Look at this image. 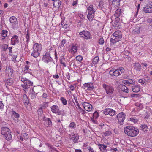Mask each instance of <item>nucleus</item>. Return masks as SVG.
<instances>
[{
  "instance_id": "1",
  "label": "nucleus",
  "mask_w": 152,
  "mask_h": 152,
  "mask_svg": "<svg viewBox=\"0 0 152 152\" xmlns=\"http://www.w3.org/2000/svg\"><path fill=\"white\" fill-rule=\"evenodd\" d=\"M124 132L128 136L134 137L137 135L139 131L138 129L132 126H129L124 128Z\"/></svg>"
},
{
  "instance_id": "2",
  "label": "nucleus",
  "mask_w": 152,
  "mask_h": 152,
  "mask_svg": "<svg viewBox=\"0 0 152 152\" xmlns=\"http://www.w3.org/2000/svg\"><path fill=\"white\" fill-rule=\"evenodd\" d=\"M20 80L23 83V84H21V86L25 89H27L30 86H33V82L28 79L25 77V74L20 76L19 78Z\"/></svg>"
},
{
  "instance_id": "3",
  "label": "nucleus",
  "mask_w": 152,
  "mask_h": 152,
  "mask_svg": "<svg viewBox=\"0 0 152 152\" xmlns=\"http://www.w3.org/2000/svg\"><path fill=\"white\" fill-rule=\"evenodd\" d=\"M122 38L121 32L116 31L113 34L110 39V42L113 44L119 42Z\"/></svg>"
},
{
  "instance_id": "4",
  "label": "nucleus",
  "mask_w": 152,
  "mask_h": 152,
  "mask_svg": "<svg viewBox=\"0 0 152 152\" xmlns=\"http://www.w3.org/2000/svg\"><path fill=\"white\" fill-rule=\"evenodd\" d=\"M33 49V52L31 53V55L36 58L39 56L41 50V45L37 43H35L34 45Z\"/></svg>"
},
{
  "instance_id": "5",
  "label": "nucleus",
  "mask_w": 152,
  "mask_h": 152,
  "mask_svg": "<svg viewBox=\"0 0 152 152\" xmlns=\"http://www.w3.org/2000/svg\"><path fill=\"white\" fill-rule=\"evenodd\" d=\"M88 14L87 15V18L90 21H92L94 18L95 12V10L94 8L93 5H90L87 8Z\"/></svg>"
},
{
  "instance_id": "6",
  "label": "nucleus",
  "mask_w": 152,
  "mask_h": 152,
  "mask_svg": "<svg viewBox=\"0 0 152 152\" xmlns=\"http://www.w3.org/2000/svg\"><path fill=\"white\" fill-rule=\"evenodd\" d=\"M124 72V70L123 68L120 67L118 68L117 69H112L109 72L110 74L112 76H118L120 75L122 73Z\"/></svg>"
},
{
  "instance_id": "7",
  "label": "nucleus",
  "mask_w": 152,
  "mask_h": 152,
  "mask_svg": "<svg viewBox=\"0 0 152 152\" xmlns=\"http://www.w3.org/2000/svg\"><path fill=\"white\" fill-rule=\"evenodd\" d=\"M102 87L104 89L106 93L109 95L113 94L115 91L114 88L112 86L104 83L102 84Z\"/></svg>"
},
{
  "instance_id": "8",
  "label": "nucleus",
  "mask_w": 152,
  "mask_h": 152,
  "mask_svg": "<svg viewBox=\"0 0 152 152\" xmlns=\"http://www.w3.org/2000/svg\"><path fill=\"white\" fill-rule=\"evenodd\" d=\"M125 116V114L123 112H121L116 116V118L119 124L122 125L123 124Z\"/></svg>"
},
{
  "instance_id": "9",
  "label": "nucleus",
  "mask_w": 152,
  "mask_h": 152,
  "mask_svg": "<svg viewBox=\"0 0 152 152\" xmlns=\"http://www.w3.org/2000/svg\"><path fill=\"white\" fill-rule=\"evenodd\" d=\"M79 34L81 37H83L86 40L91 38L90 33L87 31L83 30L82 32H80Z\"/></svg>"
},
{
  "instance_id": "10",
  "label": "nucleus",
  "mask_w": 152,
  "mask_h": 152,
  "mask_svg": "<svg viewBox=\"0 0 152 152\" xmlns=\"http://www.w3.org/2000/svg\"><path fill=\"white\" fill-rule=\"evenodd\" d=\"M143 10L145 13L152 12V1L149 2V3L144 7Z\"/></svg>"
},
{
  "instance_id": "11",
  "label": "nucleus",
  "mask_w": 152,
  "mask_h": 152,
  "mask_svg": "<svg viewBox=\"0 0 152 152\" xmlns=\"http://www.w3.org/2000/svg\"><path fill=\"white\" fill-rule=\"evenodd\" d=\"M42 60L45 62L47 63L52 61V59L50 57V53L47 52L45 55L43 56Z\"/></svg>"
},
{
  "instance_id": "12",
  "label": "nucleus",
  "mask_w": 152,
  "mask_h": 152,
  "mask_svg": "<svg viewBox=\"0 0 152 152\" xmlns=\"http://www.w3.org/2000/svg\"><path fill=\"white\" fill-rule=\"evenodd\" d=\"M10 22L12 24L13 28H15L18 26V23L17 18L14 16L11 17L10 19Z\"/></svg>"
},
{
  "instance_id": "13",
  "label": "nucleus",
  "mask_w": 152,
  "mask_h": 152,
  "mask_svg": "<svg viewBox=\"0 0 152 152\" xmlns=\"http://www.w3.org/2000/svg\"><path fill=\"white\" fill-rule=\"evenodd\" d=\"M83 88L85 90H91L94 88L93 84L91 82L86 83L83 84Z\"/></svg>"
},
{
  "instance_id": "14",
  "label": "nucleus",
  "mask_w": 152,
  "mask_h": 152,
  "mask_svg": "<svg viewBox=\"0 0 152 152\" xmlns=\"http://www.w3.org/2000/svg\"><path fill=\"white\" fill-rule=\"evenodd\" d=\"M82 104L85 109L88 111H90L92 109V105L88 102H83Z\"/></svg>"
},
{
  "instance_id": "15",
  "label": "nucleus",
  "mask_w": 152,
  "mask_h": 152,
  "mask_svg": "<svg viewBox=\"0 0 152 152\" xmlns=\"http://www.w3.org/2000/svg\"><path fill=\"white\" fill-rule=\"evenodd\" d=\"M122 83L125 85L129 86L131 85H134L135 84V81L132 79L124 80L123 81Z\"/></svg>"
},
{
  "instance_id": "16",
  "label": "nucleus",
  "mask_w": 152,
  "mask_h": 152,
  "mask_svg": "<svg viewBox=\"0 0 152 152\" xmlns=\"http://www.w3.org/2000/svg\"><path fill=\"white\" fill-rule=\"evenodd\" d=\"M19 42L18 37L16 35L13 36L11 39V43L13 45H14Z\"/></svg>"
},
{
  "instance_id": "17",
  "label": "nucleus",
  "mask_w": 152,
  "mask_h": 152,
  "mask_svg": "<svg viewBox=\"0 0 152 152\" xmlns=\"http://www.w3.org/2000/svg\"><path fill=\"white\" fill-rule=\"evenodd\" d=\"M70 138L74 142H77L79 139V136L77 134H70Z\"/></svg>"
},
{
  "instance_id": "18",
  "label": "nucleus",
  "mask_w": 152,
  "mask_h": 152,
  "mask_svg": "<svg viewBox=\"0 0 152 152\" xmlns=\"http://www.w3.org/2000/svg\"><path fill=\"white\" fill-rule=\"evenodd\" d=\"M121 90L123 92L128 93L129 92L128 88L126 86L123 85H120L119 86Z\"/></svg>"
},
{
  "instance_id": "19",
  "label": "nucleus",
  "mask_w": 152,
  "mask_h": 152,
  "mask_svg": "<svg viewBox=\"0 0 152 152\" xmlns=\"http://www.w3.org/2000/svg\"><path fill=\"white\" fill-rule=\"evenodd\" d=\"M10 132L9 129L6 127H3L1 128V132L2 134L5 136L8 132Z\"/></svg>"
},
{
  "instance_id": "20",
  "label": "nucleus",
  "mask_w": 152,
  "mask_h": 152,
  "mask_svg": "<svg viewBox=\"0 0 152 152\" xmlns=\"http://www.w3.org/2000/svg\"><path fill=\"white\" fill-rule=\"evenodd\" d=\"M132 91L134 92H138L140 91V86L138 84L132 86Z\"/></svg>"
},
{
  "instance_id": "21",
  "label": "nucleus",
  "mask_w": 152,
  "mask_h": 152,
  "mask_svg": "<svg viewBox=\"0 0 152 152\" xmlns=\"http://www.w3.org/2000/svg\"><path fill=\"white\" fill-rule=\"evenodd\" d=\"M134 70L136 71H140L141 69V65L138 63H135L134 64Z\"/></svg>"
},
{
  "instance_id": "22",
  "label": "nucleus",
  "mask_w": 152,
  "mask_h": 152,
  "mask_svg": "<svg viewBox=\"0 0 152 152\" xmlns=\"http://www.w3.org/2000/svg\"><path fill=\"white\" fill-rule=\"evenodd\" d=\"M4 82L6 85L11 86L13 83V81L12 79H5Z\"/></svg>"
},
{
  "instance_id": "23",
  "label": "nucleus",
  "mask_w": 152,
  "mask_h": 152,
  "mask_svg": "<svg viewBox=\"0 0 152 152\" xmlns=\"http://www.w3.org/2000/svg\"><path fill=\"white\" fill-rule=\"evenodd\" d=\"M23 102L25 104H28L29 103V101L27 96L26 94H24L23 97Z\"/></svg>"
},
{
  "instance_id": "24",
  "label": "nucleus",
  "mask_w": 152,
  "mask_h": 152,
  "mask_svg": "<svg viewBox=\"0 0 152 152\" xmlns=\"http://www.w3.org/2000/svg\"><path fill=\"white\" fill-rule=\"evenodd\" d=\"M145 79H140L139 80L138 82H139L141 83V84L142 85H143V84H145V81H148L149 80V78L147 77V76H146V77H145Z\"/></svg>"
},
{
  "instance_id": "25",
  "label": "nucleus",
  "mask_w": 152,
  "mask_h": 152,
  "mask_svg": "<svg viewBox=\"0 0 152 152\" xmlns=\"http://www.w3.org/2000/svg\"><path fill=\"white\" fill-rule=\"evenodd\" d=\"M105 5V3L102 0H101L99 2L98 7L99 9H102L104 8Z\"/></svg>"
},
{
  "instance_id": "26",
  "label": "nucleus",
  "mask_w": 152,
  "mask_h": 152,
  "mask_svg": "<svg viewBox=\"0 0 152 152\" xmlns=\"http://www.w3.org/2000/svg\"><path fill=\"white\" fill-rule=\"evenodd\" d=\"M12 117L13 119L15 118H18L20 117L19 114L14 111H12Z\"/></svg>"
},
{
  "instance_id": "27",
  "label": "nucleus",
  "mask_w": 152,
  "mask_h": 152,
  "mask_svg": "<svg viewBox=\"0 0 152 152\" xmlns=\"http://www.w3.org/2000/svg\"><path fill=\"white\" fill-rule=\"evenodd\" d=\"M99 60V57L98 56L95 57L94 58L91 64V66H94L95 65L97 64Z\"/></svg>"
},
{
  "instance_id": "28",
  "label": "nucleus",
  "mask_w": 152,
  "mask_h": 152,
  "mask_svg": "<svg viewBox=\"0 0 152 152\" xmlns=\"http://www.w3.org/2000/svg\"><path fill=\"white\" fill-rule=\"evenodd\" d=\"M140 27H137L133 29L132 31V34H137L140 32Z\"/></svg>"
},
{
  "instance_id": "29",
  "label": "nucleus",
  "mask_w": 152,
  "mask_h": 152,
  "mask_svg": "<svg viewBox=\"0 0 152 152\" xmlns=\"http://www.w3.org/2000/svg\"><path fill=\"white\" fill-rule=\"evenodd\" d=\"M53 4L54 7L59 8L61 4V2L59 0H56L54 1Z\"/></svg>"
},
{
  "instance_id": "30",
  "label": "nucleus",
  "mask_w": 152,
  "mask_h": 152,
  "mask_svg": "<svg viewBox=\"0 0 152 152\" xmlns=\"http://www.w3.org/2000/svg\"><path fill=\"white\" fill-rule=\"evenodd\" d=\"M51 110L53 113L57 112V111L59 110L58 107L57 106L53 105L51 107Z\"/></svg>"
},
{
  "instance_id": "31",
  "label": "nucleus",
  "mask_w": 152,
  "mask_h": 152,
  "mask_svg": "<svg viewBox=\"0 0 152 152\" xmlns=\"http://www.w3.org/2000/svg\"><path fill=\"white\" fill-rule=\"evenodd\" d=\"M23 71L25 73H30L31 72V69H29V66L27 65H25Z\"/></svg>"
},
{
  "instance_id": "32",
  "label": "nucleus",
  "mask_w": 152,
  "mask_h": 152,
  "mask_svg": "<svg viewBox=\"0 0 152 152\" xmlns=\"http://www.w3.org/2000/svg\"><path fill=\"white\" fill-rule=\"evenodd\" d=\"M98 145L100 150L102 151H104L107 148V146L104 145L103 144H99Z\"/></svg>"
},
{
  "instance_id": "33",
  "label": "nucleus",
  "mask_w": 152,
  "mask_h": 152,
  "mask_svg": "<svg viewBox=\"0 0 152 152\" xmlns=\"http://www.w3.org/2000/svg\"><path fill=\"white\" fill-rule=\"evenodd\" d=\"M4 137H5V138L7 141L10 140L12 139V136L10 133V132H8L7 134H6L5 136H4Z\"/></svg>"
},
{
  "instance_id": "34",
  "label": "nucleus",
  "mask_w": 152,
  "mask_h": 152,
  "mask_svg": "<svg viewBox=\"0 0 152 152\" xmlns=\"http://www.w3.org/2000/svg\"><path fill=\"white\" fill-rule=\"evenodd\" d=\"M65 58L64 56H62L61 57V59H60V62L61 64L63 65L64 67L66 66V64L64 62Z\"/></svg>"
},
{
  "instance_id": "35",
  "label": "nucleus",
  "mask_w": 152,
  "mask_h": 152,
  "mask_svg": "<svg viewBox=\"0 0 152 152\" xmlns=\"http://www.w3.org/2000/svg\"><path fill=\"white\" fill-rule=\"evenodd\" d=\"M77 46H76L75 45H73L71 49L70 50V52L72 53L73 52L74 53H75L77 52Z\"/></svg>"
},
{
  "instance_id": "36",
  "label": "nucleus",
  "mask_w": 152,
  "mask_h": 152,
  "mask_svg": "<svg viewBox=\"0 0 152 152\" xmlns=\"http://www.w3.org/2000/svg\"><path fill=\"white\" fill-rule=\"evenodd\" d=\"M121 14V10L120 9H118L115 12L114 15L116 16L120 17V15Z\"/></svg>"
},
{
  "instance_id": "37",
  "label": "nucleus",
  "mask_w": 152,
  "mask_h": 152,
  "mask_svg": "<svg viewBox=\"0 0 152 152\" xmlns=\"http://www.w3.org/2000/svg\"><path fill=\"white\" fill-rule=\"evenodd\" d=\"M140 128L143 131H147L148 127L145 124L142 125L140 126Z\"/></svg>"
},
{
  "instance_id": "38",
  "label": "nucleus",
  "mask_w": 152,
  "mask_h": 152,
  "mask_svg": "<svg viewBox=\"0 0 152 152\" xmlns=\"http://www.w3.org/2000/svg\"><path fill=\"white\" fill-rule=\"evenodd\" d=\"M48 106V102H45L40 106V108H39V110H41L42 109H45V108L46 107Z\"/></svg>"
},
{
  "instance_id": "39",
  "label": "nucleus",
  "mask_w": 152,
  "mask_h": 152,
  "mask_svg": "<svg viewBox=\"0 0 152 152\" xmlns=\"http://www.w3.org/2000/svg\"><path fill=\"white\" fill-rule=\"evenodd\" d=\"M120 0H113L112 3L113 4L117 6L120 5Z\"/></svg>"
},
{
  "instance_id": "40",
  "label": "nucleus",
  "mask_w": 152,
  "mask_h": 152,
  "mask_svg": "<svg viewBox=\"0 0 152 152\" xmlns=\"http://www.w3.org/2000/svg\"><path fill=\"white\" fill-rule=\"evenodd\" d=\"M8 31L7 30H3L1 33V35L4 38L7 36Z\"/></svg>"
},
{
  "instance_id": "41",
  "label": "nucleus",
  "mask_w": 152,
  "mask_h": 152,
  "mask_svg": "<svg viewBox=\"0 0 152 152\" xmlns=\"http://www.w3.org/2000/svg\"><path fill=\"white\" fill-rule=\"evenodd\" d=\"M109 115L110 116H113L115 115V114L116 112L114 110L112 109H110V111Z\"/></svg>"
},
{
  "instance_id": "42",
  "label": "nucleus",
  "mask_w": 152,
  "mask_h": 152,
  "mask_svg": "<svg viewBox=\"0 0 152 152\" xmlns=\"http://www.w3.org/2000/svg\"><path fill=\"white\" fill-rule=\"evenodd\" d=\"M46 123L48 124V125L49 126H51L52 125V122L50 118H46L45 120Z\"/></svg>"
},
{
  "instance_id": "43",
  "label": "nucleus",
  "mask_w": 152,
  "mask_h": 152,
  "mask_svg": "<svg viewBox=\"0 0 152 152\" xmlns=\"http://www.w3.org/2000/svg\"><path fill=\"white\" fill-rule=\"evenodd\" d=\"M26 37L27 39L26 41L28 43L30 39L29 34L28 30L26 32Z\"/></svg>"
},
{
  "instance_id": "44",
  "label": "nucleus",
  "mask_w": 152,
  "mask_h": 152,
  "mask_svg": "<svg viewBox=\"0 0 152 152\" xmlns=\"http://www.w3.org/2000/svg\"><path fill=\"white\" fill-rule=\"evenodd\" d=\"M18 54L17 53H16L15 54L12 55V59L13 61L14 62L15 61H17L16 60V58L17 57Z\"/></svg>"
},
{
  "instance_id": "45",
  "label": "nucleus",
  "mask_w": 152,
  "mask_h": 152,
  "mask_svg": "<svg viewBox=\"0 0 152 152\" xmlns=\"http://www.w3.org/2000/svg\"><path fill=\"white\" fill-rule=\"evenodd\" d=\"M76 59L77 61L79 62H81L83 60V57L80 55H79L77 56Z\"/></svg>"
},
{
  "instance_id": "46",
  "label": "nucleus",
  "mask_w": 152,
  "mask_h": 152,
  "mask_svg": "<svg viewBox=\"0 0 152 152\" xmlns=\"http://www.w3.org/2000/svg\"><path fill=\"white\" fill-rule=\"evenodd\" d=\"M60 99L64 105H66V104L67 103L66 100L64 97H61Z\"/></svg>"
},
{
  "instance_id": "47",
  "label": "nucleus",
  "mask_w": 152,
  "mask_h": 152,
  "mask_svg": "<svg viewBox=\"0 0 152 152\" xmlns=\"http://www.w3.org/2000/svg\"><path fill=\"white\" fill-rule=\"evenodd\" d=\"M110 109H106L104 110V113L106 115H107L108 114L109 115V114L110 113Z\"/></svg>"
},
{
  "instance_id": "48",
  "label": "nucleus",
  "mask_w": 152,
  "mask_h": 152,
  "mask_svg": "<svg viewBox=\"0 0 152 152\" xmlns=\"http://www.w3.org/2000/svg\"><path fill=\"white\" fill-rule=\"evenodd\" d=\"M130 120L131 121L133 122L134 123H137L138 121L137 119L135 118L134 117L130 118Z\"/></svg>"
},
{
  "instance_id": "49",
  "label": "nucleus",
  "mask_w": 152,
  "mask_h": 152,
  "mask_svg": "<svg viewBox=\"0 0 152 152\" xmlns=\"http://www.w3.org/2000/svg\"><path fill=\"white\" fill-rule=\"evenodd\" d=\"M104 42V40L102 38H100L99 41V43L100 45H103Z\"/></svg>"
},
{
  "instance_id": "50",
  "label": "nucleus",
  "mask_w": 152,
  "mask_h": 152,
  "mask_svg": "<svg viewBox=\"0 0 152 152\" xmlns=\"http://www.w3.org/2000/svg\"><path fill=\"white\" fill-rule=\"evenodd\" d=\"M76 124L74 122H71L70 124L69 127L70 128H74L75 127Z\"/></svg>"
},
{
  "instance_id": "51",
  "label": "nucleus",
  "mask_w": 152,
  "mask_h": 152,
  "mask_svg": "<svg viewBox=\"0 0 152 152\" xmlns=\"http://www.w3.org/2000/svg\"><path fill=\"white\" fill-rule=\"evenodd\" d=\"M111 133L110 131H105V132L104 133V134L105 136H109L111 134Z\"/></svg>"
},
{
  "instance_id": "52",
  "label": "nucleus",
  "mask_w": 152,
  "mask_h": 152,
  "mask_svg": "<svg viewBox=\"0 0 152 152\" xmlns=\"http://www.w3.org/2000/svg\"><path fill=\"white\" fill-rule=\"evenodd\" d=\"M7 72H8L9 75H11L12 74L13 70L11 68H9Z\"/></svg>"
},
{
  "instance_id": "53",
  "label": "nucleus",
  "mask_w": 152,
  "mask_h": 152,
  "mask_svg": "<svg viewBox=\"0 0 152 152\" xmlns=\"http://www.w3.org/2000/svg\"><path fill=\"white\" fill-rule=\"evenodd\" d=\"M66 40L64 39L61 42V47H63L64 46V45L66 43Z\"/></svg>"
},
{
  "instance_id": "54",
  "label": "nucleus",
  "mask_w": 152,
  "mask_h": 152,
  "mask_svg": "<svg viewBox=\"0 0 152 152\" xmlns=\"http://www.w3.org/2000/svg\"><path fill=\"white\" fill-rule=\"evenodd\" d=\"M120 17L117 16L115 18V22L116 23H118L120 20Z\"/></svg>"
},
{
  "instance_id": "55",
  "label": "nucleus",
  "mask_w": 152,
  "mask_h": 152,
  "mask_svg": "<svg viewBox=\"0 0 152 152\" xmlns=\"http://www.w3.org/2000/svg\"><path fill=\"white\" fill-rule=\"evenodd\" d=\"M45 145L48 146L50 148L53 149V147L51 144L49 143H46Z\"/></svg>"
},
{
  "instance_id": "56",
  "label": "nucleus",
  "mask_w": 152,
  "mask_h": 152,
  "mask_svg": "<svg viewBox=\"0 0 152 152\" xmlns=\"http://www.w3.org/2000/svg\"><path fill=\"white\" fill-rule=\"evenodd\" d=\"M2 48L5 51L8 48V46L7 45L4 44L2 46Z\"/></svg>"
},
{
  "instance_id": "57",
  "label": "nucleus",
  "mask_w": 152,
  "mask_h": 152,
  "mask_svg": "<svg viewBox=\"0 0 152 152\" xmlns=\"http://www.w3.org/2000/svg\"><path fill=\"white\" fill-rule=\"evenodd\" d=\"M93 116L95 118H97L98 116V113L97 112H94L93 114Z\"/></svg>"
},
{
  "instance_id": "58",
  "label": "nucleus",
  "mask_w": 152,
  "mask_h": 152,
  "mask_svg": "<svg viewBox=\"0 0 152 152\" xmlns=\"http://www.w3.org/2000/svg\"><path fill=\"white\" fill-rule=\"evenodd\" d=\"M139 96V94H132L131 95V97H138Z\"/></svg>"
},
{
  "instance_id": "59",
  "label": "nucleus",
  "mask_w": 152,
  "mask_h": 152,
  "mask_svg": "<svg viewBox=\"0 0 152 152\" xmlns=\"http://www.w3.org/2000/svg\"><path fill=\"white\" fill-rule=\"evenodd\" d=\"M47 96V95L45 93H44L43 94L42 96V97L44 98V99H46Z\"/></svg>"
},
{
  "instance_id": "60",
  "label": "nucleus",
  "mask_w": 152,
  "mask_h": 152,
  "mask_svg": "<svg viewBox=\"0 0 152 152\" xmlns=\"http://www.w3.org/2000/svg\"><path fill=\"white\" fill-rule=\"evenodd\" d=\"M54 52V49L52 48L51 47L49 49V51H48L47 52H49V53H50V52H53V53Z\"/></svg>"
},
{
  "instance_id": "61",
  "label": "nucleus",
  "mask_w": 152,
  "mask_h": 152,
  "mask_svg": "<svg viewBox=\"0 0 152 152\" xmlns=\"http://www.w3.org/2000/svg\"><path fill=\"white\" fill-rule=\"evenodd\" d=\"M75 105L76 106V107L77 108H78V109H80L81 108V107H80L78 103L76 104H75Z\"/></svg>"
},
{
  "instance_id": "62",
  "label": "nucleus",
  "mask_w": 152,
  "mask_h": 152,
  "mask_svg": "<svg viewBox=\"0 0 152 152\" xmlns=\"http://www.w3.org/2000/svg\"><path fill=\"white\" fill-rule=\"evenodd\" d=\"M148 21L150 25L152 26V19H149Z\"/></svg>"
},
{
  "instance_id": "63",
  "label": "nucleus",
  "mask_w": 152,
  "mask_h": 152,
  "mask_svg": "<svg viewBox=\"0 0 152 152\" xmlns=\"http://www.w3.org/2000/svg\"><path fill=\"white\" fill-rule=\"evenodd\" d=\"M4 107V105L2 102L0 101V108L3 109Z\"/></svg>"
},
{
  "instance_id": "64",
  "label": "nucleus",
  "mask_w": 152,
  "mask_h": 152,
  "mask_svg": "<svg viewBox=\"0 0 152 152\" xmlns=\"http://www.w3.org/2000/svg\"><path fill=\"white\" fill-rule=\"evenodd\" d=\"M30 96L31 99H34L35 97V95L33 93L30 94Z\"/></svg>"
}]
</instances>
